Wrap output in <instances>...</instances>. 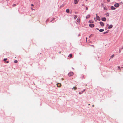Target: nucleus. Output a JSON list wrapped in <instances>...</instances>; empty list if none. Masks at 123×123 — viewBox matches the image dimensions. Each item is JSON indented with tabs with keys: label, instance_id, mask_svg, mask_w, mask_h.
<instances>
[{
	"label": "nucleus",
	"instance_id": "nucleus-1",
	"mask_svg": "<svg viewBox=\"0 0 123 123\" xmlns=\"http://www.w3.org/2000/svg\"><path fill=\"white\" fill-rule=\"evenodd\" d=\"M76 23L77 24H80V20L79 18H78L76 21Z\"/></svg>",
	"mask_w": 123,
	"mask_h": 123
},
{
	"label": "nucleus",
	"instance_id": "nucleus-2",
	"mask_svg": "<svg viewBox=\"0 0 123 123\" xmlns=\"http://www.w3.org/2000/svg\"><path fill=\"white\" fill-rule=\"evenodd\" d=\"M96 18L97 20H98L99 21H100V18L99 17V16H97V14H96Z\"/></svg>",
	"mask_w": 123,
	"mask_h": 123
},
{
	"label": "nucleus",
	"instance_id": "nucleus-3",
	"mask_svg": "<svg viewBox=\"0 0 123 123\" xmlns=\"http://www.w3.org/2000/svg\"><path fill=\"white\" fill-rule=\"evenodd\" d=\"M73 74V72H70L68 74V75L69 76H72Z\"/></svg>",
	"mask_w": 123,
	"mask_h": 123
},
{
	"label": "nucleus",
	"instance_id": "nucleus-4",
	"mask_svg": "<svg viewBox=\"0 0 123 123\" xmlns=\"http://www.w3.org/2000/svg\"><path fill=\"white\" fill-rule=\"evenodd\" d=\"M114 6L115 7H117L119 6V5L118 3H117L114 5Z\"/></svg>",
	"mask_w": 123,
	"mask_h": 123
},
{
	"label": "nucleus",
	"instance_id": "nucleus-5",
	"mask_svg": "<svg viewBox=\"0 0 123 123\" xmlns=\"http://www.w3.org/2000/svg\"><path fill=\"white\" fill-rule=\"evenodd\" d=\"M100 25L102 26H104V24L102 22H100L99 23Z\"/></svg>",
	"mask_w": 123,
	"mask_h": 123
},
{
	"label": "nucleus",
	"instance_id": "nucleus-6",
	"mask_svg": "<svg viewBox=\"0 0 123 123\" xmlns=\"http://www.w3.org/2000/svg\"><path fill=\"white\" fill-rule=\"evenodd\" d=\"M89 26L91 27H94V25L93 24H90Z\"/></svg>",
	"mask_w": 123,
	"mask_h": 123
},
{
	"label": "nucleus",
	"instance_id": "nucleus-7",
	"mask_svg": "<svg viewBox=\"0 0 123 123\" xmlns=\"http://www.w3.org/2000/svg\"><path fill=\"white\" fill-rule=\"evenodd\" d=\"M101 20L103 21H105L106 20V19L105 18L103 17L102 18Z\"/></svg>",
	"mask_w": 123,
	"mask_h": 123
},
{
	"label": "nucleus",
	"instance_id": "nucleus-8",
	"mask_svg": "<svg viewBox=\"0 0 123 123\" xmlns=\"http://www.w3.org/2000/svg\"><path fill=\"white\" fill-rule=\"evenodd\" d=\"M57 87H60L61 86V84L60 83H58L57 85Z\"/></svg>",
	"mask_w": 123,
	"mask_h": 123
},
{
	"label": "nucleus",
	"instance_id": "nucleus-9",
	"mask_svg": "<svg viewBox=\"0 0 123 123\" xmlns=\"http://www.w3.org/2000/svg\"><path fill=\"white\" fill-rule=\"evenodd\" d=\"M111 9L112 10H115L116 9L113 6H111Z\"/></svg>",
	"mask_w": 123,
	"mask_h": 123
},
{
	"label": "nucleus",
	"instance_id": "nucleus-10",
	"mask_svg": "<svg viewBox=\"0 0 123 123\" xmlns=\"http://www.w3.org/2000/svg\"><path fill=\"white\" fill-rule=\"evenodd\" d=\"M115 56V55L114 54L112 55H111L110 57V58L109 60V61L110 60L111 58H112Z\"/></svg>",
	"mask_w": 123,
	"mask_h": 123
},
{
	"label": "nucleus",
	"instance_id": "nucleus-11",
	"mask_svg": "<svg viewBox=\"0 0 123 123\" xmlns=\"http://www.w3.org/2000/svg\"><path fill=\"white\" fill-rule=\"evenodd\" d=\"M74 3L75 4H77L78 3V1L77 0H74Z\"/></svg>",
	"mask_w": 123,
	"mask_h": 123
},
{
	"label": "nucleus",
	"instance_id": "nucleus-12",
	"mask_svg": "<svg viewBox=\"0 0 123 123\" xmlns=\"http://www.w3.org/2000/svg\"><path fill=\"white\" fill-rule=\"evenodd\" d=\"M113 27V25H110L108 27V28L109 29H111V28H112Z\"/></svg>",
	"mask_w": 123,
	"mask_h": 123
},
{
	"label": "nucleus",
	"instance_id": "nucleus-13",
	"mask_svg": "<svg viewBox=\"0 0 123 123\" xmlns=\"http://www.w3.org/2000/svg\"><path fill=\"white\" fill-rule=\"evenodd\" d=\"M90 17V15H88L86 16V19H87L89 18Z\"/></svg>",
	"mask_w": 123,
	"mask_h": 123
},
{
	"label": "nucleus",
	"instance_id": "nucleus-14",
	"mask_svg": "<svg viewBox=\"0 0 123 123\" xmlns=\"http://www.w3.org/2000/svg\"><path fill=\"white\" fill-rule=\"evenodd\" d=\"M66 12L67 13H69V10L68 9H67L66 10Z\"/></svg>",
	"mask_w": 123,
	"mask_h": 123
},
{
	"label": "nucleus",
	"instance_id": "nucleus-15",
	"mask_svg": "<svg viewBox=\"0 0 123 123\" xmlns=\"http://www.w3.org/2000/svg\"><path fill=\"white\" fill-rule=\"evenodd\" d=\"M104 30L103 29H101L99 30V31L100 32H101L104 31Z\"/></svg>",
	"mask_w": 123,
	"mask_h": 123
},
{
	"label": "nucleus",
	"instance_id": "nucleus-16",
	"mask_svg": "<svg viewBox=\"0 0 123 123\" xmlns=\"http://www.w3.org/2000/svg\"><path fill=\"white\" fill-rule=\"evenodd\" d=\"M76 89H77V87L75 86L74 87H73V88H72V89H74V90H76Z\"/></svg>",
	"mask_w": 123,
	"mask_h": 123
},
{
	"label": "nucleus",
	"instance_id": "nucleus-17",
	"mask_svg": "<svg viewBox=\"0 0 123 123\" xmlns=\"http://www.w3.org/2000/svg\"><path fill=\"white\" fill-rule=\"evenodd\" d=\"M72 56V55L71 54H70L68 57H69L70 58H71Z\"/></svg>",
	"mask_w": 123,
	"mask_h": 123
},
{
	"label": "nucleus",
	"instance_id": "nucleus-18",
	"mask_svg": "<svg viewBox=\"0 0 123 123\" xmlns=\"http://www.w3.org/2000/svg\"><path fill=\"white\" fill-rule=\"evenodd\" d=\"M74 16V19H75L77 18V16L76 15Z\"/></svg>",
	"mask_w": 123,
	"mask_h": 123
},
{
	"label": "nucleus",
	"instance_id": "nucleus-19",
	"mask_svg": "<svg viewBox=\"0 0 123 123\" xmlns=\"http://www.w3.org/2000/svg\"><path fill=\"white\" fill-rule=\"evenodd\" d=\"M106 15L107 16H109V14L108 13H107L106 14Z\"/></svg>",
	"mask_w": 123,
	"mask_h": 123
},
{
	"label": "nucleus",
	"instance_id": "nucleus-20",
	"mask_svg": "<svg viewBox=\"0 0 123 123\" xmlns=\"http://www.w3.org/2000/svg\"><path fill=\"white\" fill-rule=\"evenodd\" d=\"M18 61L17 60H15L14 61V62L15 63H17Z\"/></svg>",
	"mask_w": 123,
	"mask_h": 123
},
{
	"label": "nucleus",
	"instance_id": "nucleus-21",
	"mask_svg": "<svg viewBox=\"0 0 123 123\" xmlns=\"http://www.w3.org/2000/svg\"><path fill=\"white\" fill-rule=\"evenodd\" d=\"M7 60V58H5V59H4L3 60L4 61H5Z\"/></svg>",
	"mask_w": 123,
	"mask_h": 123
},
{
	"label": "nucleus",
	"instance_id": "nucleus-22",
	"mask_svg": "<svg viewBox=\"0 0 123 123\" xmlns=\"http://www.w3.org/2000/svg\"><path fill=\"white\" fill-rule=\"evenodd\" d=\"M16 6V4H14L12 6L13 7H14V6Z\"/></svg>",
	"mask_w": 123,
	"mask_h": 123
},
{
	"label": "nucleus",
	"instance_id": "nucleus-23",
	"mask_svg": "<svg viewBox=\"0 0 123 123\" xmlns=\"http://www.w3.org/2000/svg\"><path fill=\"white\" fill-rule=\"evenodd\" d=\"M53 19L51 20V21H52L54 20L55 19V18H52Z\"/></svg>",
	"mask_w": 123,
	"mask_h": 123
},
{
	"label": "nucleus",
	"instance_id": "nucleus-24",
	"mask_svg": "<svg viewBox=\"0 0 123 123\" xmlns=\"http://www.w3.org/2000/svg\"><path fill=\"white\" fill-rule=\"evenodd\" d=\"M86 10H87L88 9V8L87 7H86Z\"/></svg>",
	"mask_w": 123,
	"mask_h": 123
},
{
	"label": "nucleus",
	"instance_id": "nucleus-25",
	"mask_svg": "<svg viewBox=\"0 0 123 123\" xmlns=\"http://www.w3.org/2000/svg\"><path fill=\"white\" fill-rule=\"evenodd\" d=\"M108 32H107V31H106V32H105L104 33V34H106Z\"/></svg>",
	"mask_w": 123,
	"mask_h": 123
},
{
	"label": "nucleus",
	"instance_id": "nucleus-26",
	"mask_svg": "<svg viewBox=\"0 0 123 123\" xmlns=\"http://www.w3.org/2000/svg\"><path fill=\"white\" fill-rule=\"evenodd\" d=\"M118 68H119V69H120V67L119 66H118Z\"/></svg>",
	"mask_w": 123,
	"mask_h": 123
},
{
	"label": "nucleus",
	"instance_id": "nucleus-27",
	"mask_svg": "<svg viewBox=\"0 0 123 123\" xmlns=\"http://www.w3.org/2000/svg\"><path fill=\"white\" fill-rule=\"evenodd\" d=\"M104 4H103V3H101V6H102H102H103V5H104Z\"/></svg>",
	"mask_w": 123,
	"mask_h": 123
},
{
	"label": "nucleus",
	"instance_id": "nucleus-28",
	"mask_svg": "<svg viewBox=\"0 0 123 123\" xmlns=\"http://www.w3.org/2000/svg\"><path fill=\"white\" fill-rule=\"evenodd\" d=\"M31 5L32 6H34V5L33 4H31Z\"/></svg>",
	"mask_w": 123,
	"mask_h": 123
},
{
	"label": "nucleus",
	"instance_id": "nucleus-29",
	"mask_svg": "<svg viewBox=\"0 0 123 123\" xmlns=\"http://www.w3.org/2000/svg\"><path fill=\"white\" fill-rule=\"evenodd\" d=\"M87 37H86V42H87Z\"/></svg>",
	"mask_w": 123,
	"mask_h": 123
},
{
	"label": "nucleus",
	"instance_id": "nucleus-30",
	"mask_svg": "<svg viewBox=\"0 0 123 123\" xmlns=\"http://www.w3.org/2000/svg\"><path fill=\"white\" fill-rule=\"evenodd\" d=\"M6 62V63H9V61H7Z\"/></svg>",
	"mask_w": 123,
	"mask_h": 123
},
{
	"label": "nucleus",
	"instance_id": "nucleus-31",
	"mask_svg": "<svg viewBox=\"0 0 123 123\" xmlns=\"http://www.w3.org/2000/svg\"><path fill=\"white\" fill-rule=\"evenodd\" d=\"M107 0L108 2H109L110 1V0Z\"/></svg>",
	"mask_w": 123,
	"mask_h": 123
},
{
	"label": "nucleus",
	"instance_id": "nucleus-32",
	"mask_svg": "<svg viewBox=\"0 0 123 123\" xmlns=\"http://www.w3.org/2000/svg\"><path fill=\"white\" fill-rule=\"evenodd\" d=\"M96 29L97 30H99V29H98V28H96Z\"/></svg>",
	"mask_w": 123,
	"mask_h": 123
},
{
	"label": "nucleus",
	"instance_id": "nucleus-33",
	"mask_svg": "<svg viewBox=\"0 0 123 123\" xmlns=\"http://www.w3.org/2000/svg\"><path fill=\"white\" fill-rule=\"evenodd\" d=\"M59 53H60V54H61V52H59Z\"/></svg>",
	"mask_w": 123,
	"mask_h": 123
},
{
	"label": "nucleus",
	"instance_id": "nucleus-34",
	"mask_svg": "<svg viewBox=\"0 0 123 123\" xmlns=\"http://www.w3.org/2000/svg\"><path fill=\"white\" fill-rule=\"evenodd\" d=\"M94 20H95V21H96V20H95V18H94Z\"/></svg>",
	"mask_w": 123,
	"mask_h": 123
},
{
	"label": "nucleus",
	"instance_id": "nucleus-35",
	"mask_svg": "<svg viewBox=\"0 0 123 123\" xmlns=\"http://www.w3.org/2000/svg\"><path fill=\"white\" fill-rule=\"evenodd\" d=\"M83 6H84V4H83Z\"/></svg>",
	"mask_w": 123,
	"mask_h": 123
},
{
	"label": "nucleus",
	"instance_id": "nucleus-36",
	"mask_svg": "<svg viewBox=\"0 0 123 123\" xmlns=\"http://www.w3.org/2000/svg\"><path fill=\"white\" fill-rule=\"evenodd\" d=\"M106 9V8H104V9H105H105Z\"/></svg>",
	"mask_w": 123,
	"mask_h": 123
},
{
	"label": "nucleus",
	"instance_id": "nucleus-37",
	"mask_svg": "<svg viewBox=\"0 0 123 123\" xmlns=\"http://www.w3.org/2000/svg\"><path fill=\"white\" fill-rule=\"evenodd\" d=\"M86 1H87V0H86Z\"/></svg>",
	"mask_w": 123,
	"mask_h": 123
},
{
	"label": "nucleus",
	"instance_id": "nucleus-38",
	"mask_svg": "<svg viewBox=\"0 0 123 123\" xmlns=\"http://www.w3.org/2000/svg\"><path fill=\"white\" fill-rule=\"evenodd\" d=\"M92 106H93H93H94V105H92Z\"/></svg>",
	"mask_w": 123,
	"mask_h": 123
},
{
	"label": "nucleus",
	"instance_id": "nucleus-39",
	"mask_svg": "<svg viewBox=\"0 0 123 123\" xmlns=\"http://www.w3.org/2000/svg\"><path fill=\"white\" fill-rule=\"evenodd\" d=\"M122 68H123L122 67H121Z\"/></svg>",
	"mask_w": 123,
	"mask_h": 123
}]
</instances>
